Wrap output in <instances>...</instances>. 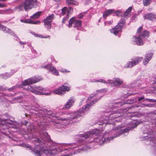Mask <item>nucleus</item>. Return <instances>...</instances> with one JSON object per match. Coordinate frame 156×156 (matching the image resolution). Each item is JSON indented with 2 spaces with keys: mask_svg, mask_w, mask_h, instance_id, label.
<instances>
[{
  "mask_svg": "<svg viewBox=\"0 0 156 156\" xmlns=\"http://www.w3.org/2000/svg\"><path fill=\"white\" fill-rule=\"evenodd\" d=\"M144 98V96H142L140 98H138V101H140L143 99Z\"/></svg>",
  "mask_w": 156,
  "mask_h": 156,
  "instance_id": "nucleus-47",
  "label": "nucleus"
},
{
  "mask_svg": "<svg viewBox=\"0 0 156 156\" xmlns=\"http://www.w3.org/2000/svg\"><path fill=\"white\" fill-rule=\"evenodd\" d=\"M108 115L107 113H105L104 116L101 117L100 120L102 122H101L100 124H113L114 123L113 120L121 116L122 114L119 111L116 112V111H114L110 114V117H108Z\"/></svg>",
  "mask_w": 156,
  "mask_h": 156,
  "instance_id": "nucleus-5",
  "label": "nucleus"
},
{
  "mask_svg": "<svg viewBox=\"0 0 156 156\" xmlns=\"http://www.w3.org/2000/svg\"><path fill=\"white\" fill-rule=\"evenodd\" d=\"M154 89H156V86L154 87Z\"/></svg>",
  "mask_w": 156,
  "mask_h": 156,
  "instance_id": "nucleus-57",
  "label": "nucleus"
},
{
  "mask_svg": "<svg viewBox=\"0 0 156 156\" xmlns=\"http://www.w3.org/2000/svg\"><path fill=\"white\" fill-rule=\"evenodd\" d=\"M62 15H65L67 12H68L67 8L66 7H64L62 9Z\"/></svg>",
  "mask_w": 156,
  "mask_h": 156,
  "instance_id": "nucleus-31",
  "label": "nucleus"
},
{
  "mask_svg": "<svg viewBox=\"0 0 156 156\" xmlns=\"http://www.w3.org/2000/svg\"><path fill=\"white\" fill-rule=\"evenodd\" d=\"M153 55V54L152 53H148L146 55L145 59L143 61V63L144 65H146L147 64L151 59Z\"/></svg>",
  "mask_w": 156,
  "mask_h": 156,
  "instance_id": "nucleus-23",
  "label": "nucleus"
},
{
  "mask_svg": "<svg viewBox=\"0 0 156 156\" xmlns=\"http://www.w3.org/2000/svg\"><path fill=\"white\" fill-rule=\"evenodd\" d=\"M28 23L34 24H40V21H34L33 20L30 19H28Z\"/></svg>",
  "mask_w": 156,
  "mask_h": 156,
  "instance_id": "nucleus-28",
  "label": "nucleus"
},
{
  "mask_svg": "<svg viewBox=\"0 0 156 156\" xmlns=\"http://www.w3.org/2000/svg\"><path fill=\"white\" fill-rule=\"evenodd\" d=\"M60 71L62 73L69 72L67 70H64L62 69H60Z\"/></svg>",
  "mask_w": 156,
  "mask_h": 156,
  "instance_id": "nucleus-44",
  "label": "nucleus"
},
{
  "mask_svg": "<svg viewBox=\"0 0 156 156\" xmlns=\"http://www.w3.org/2000/svg\"><path fill=\"white\" fill-rule=\"evenodd\" d=\"M2 132L4 135H6V133L5 132H4L2 131Z\"/></svg>",
  "mask_w": 156,
  "mask_h": 156,
  "instance_id": "nucleus-53",
  "label": "nucleus"
},
{
  "mask_svg": "<svg viewBox=\"0 0 156 156\" xmlns=\"http://www.w3.org/2000/svg\"><path fill=\"white\" fill-rule=\"evenodd\" d=\"M147 101L152 102H154L155 99H150L149 98H147L146 99Z\"/></svg>",
  "mask_w": 156,
  "mask_h": 156,
  "instance_id": "nucleus-43",
  "label": "nucleus"
},
{
  "mask_svg": "<svg viewBox=\"0 0 156 156\" xmlns=\"http://www.w3.org/2000/svg\"><path fill=\"white\" fill-rule=\"evenodd\" d=\"M132 125L133 126H131V128H134L136 127L137 125L135 123H133L132 124Z\"/></svg>",
  "mask_w": 156,
  "mask_h": 156,
  "instance_id": "nucleus-48",
  "label": "nucleus"
},
{
  "mask_svg": "<svg viewBox=\"0 0 156 156\" xmlns=\"http://www.w3.org/2000/svg\"><path fill=\"white\" fill-rule=\"evenodd\" d=\"M77 17L78 18L81 19L83 17V15L82 14H80L77 16Z\"/></svg>",
  "mask_w": 156,
  "mask_h": 156,
  "instance_id": "nucleus-45",
  "label": "nucleus"
},
{
  "mask_svg": "<svg viewBox=\"0 0 156 156\" xmlns=\"http://www.w3.org/2000/svg\"><path fill=\"white\" fill-rule=\"evenodd\" d=\"M139 37H134L133 41L138 45L141 46L144 44L143 41Z\"/></svg>",
  "mask_w": 156,
  "mask_h": 156,
  "instance_id": "nucleus-21",
  "label": "nucleus"
},
{
  "mask_svg": "<svg viewBox=\"0 0 156 156\" xmlns=\"http://www.w3.org/2000/svg\"><path fill=\"white\" fill-rule=\"evenodd\" d=\"M45 67L49 71L51 72L53 74L56 76H58L59 75L58 71L54 66L50 65H46Z\"/></svg>",
  "mask_w": 156,
  "mask_h": 156,
  "instance_id": "nucleus-19",
  "label": "nucleus"
},
{
  "mask_svg": "<svg viewBox=\"0 0 156 156\" xmlns=\"http://www.w3.org/2000/svg\"><path fill=\"white\" fill-rule=\"evenodd\" d=\"M17 123L16 121H12L9 119H2L0 118V127L2 130L6 129L8 131L6 126L9 128H17Z\"/></svg>",
  "mask_w": 156,
  "mask_h": 156,
  "instance_id": "nucleus-6",
  "label": "nucleus"
},
{
  "mask_svg": "<svg viewBox=\"0 0 156 156\" xmlns=\"http://www.w3.org/2000/svg\"><path fill=\"white\" fill-rule=\"evenodd\" d=\"M143 29V27L140 26L138 29L137 33L138 34V35L140 37L144 38H146L149 37V33L147 30H144L142 32H141V30Z\"/></svg>",
  "mask_w": 156,
  "mask_h": 156,
  "instance_id": "nucleus-16",
  "label": "nucleus"
},
{
  "mask_svg": "<svg viewBox=\"0 0 156 156\" xmlns=\"http://www.w3.org/2000/svg\"><path fill=\"white\" fill-rule=\"evenodd\" d=\"M115 13V11L114 9H109L105 11L103 13V17L106 18L107 16L112 14H114Z\"/></svg>",
  "mask_w": 156,
  "mask_h": 156,
  "instance_id": "nucleus-24",
  "label": "nucleus"
},
{
  "mask_svg": "<svg viewBox=\"0 0 156 156\" xmlns=\"http://www.w3.org/2000/svg\"><path fill=\"white\" fill-rule=\"evenodd\" d=\"M143 59L142 57H138L132 60L131 61H129L126 65L124 66V67L131 68L134 66L137 65L141 60Z\"/></svg>",
  "mask_w": 156,
  "mask_h": 156,
  "instance_id": "nucleus-13",
  "label": "nucleus"
},
{
  "mask_svg": "<svg viewBox=\"0 0 156 156\" xmlns=\"http://www.w3.org/2000/svg\"><path fill=\"white\" fill-rule=\"evenodd\" d=\"M136 101L133 99H128L126 101V103L127 104H131L133 103Z\"/></svg>",
  "mask_w": 156,
  "mask_h": 156,
  "instance_id": "nucleus-30",
  "label": "nucleus"
},
{
  "mask_svg": "<svg viewBox=\"0 0 156 156\" xmlns=\"http://www.w3.org/2000/svg\"><path fill=\"white\" fill-rule=\"evenodd\" d=\"M20 21L21 22L24 23H28V19H26V20H20Z\"/></svg>",
  "mask_w": 156,
  "mask_h": 156,
  "instance_id": "nucleus-39",
  "label": "nucleus"
},
{
  "mask_svg": "<svg viewBox=\"0 0 156 156\" xmlns=\"http://www.w3.org/2000/svg\"><path fill=\"white\" fill-rule=\"evenodd\" d=\"M12 74H10L9 73H6L5 74H3V77L4 79H7L10 77Z\"/></svg>",
  "mask_w": 156,
  "mask_h": 156,
  "instance_id": "nucleus-32",
  "label": "nucleus"
},
{
  "mask_svg": "<svg viewBox=\"0 0 156 156\" xmlns=\"http://www.w3.org/2000/svg\"><path fill=\"white\" fill-rule=\"evenodd\" d=\"M64 119H62V122H53V124L57 128L60 129L62 128H64L65 127V126L69 124V122H63Z\"/></svg>",
  "mask_w": 156,
  "mask_h": 156,
  "instance_id": "nucleus-17",
  "label": "nucleus"
},
{
  "mask_svg": "<svg viewBox=\"0 0 156 156\" xmlns=\"http://www.w3.org/2000/svg\"><path fill=\"white\" fill-rule=\"evenodd\" d=\"M95 96H92L89 97L87 99V104L83 107L82 108L80 109L77 112L72 113L71 114L70 118L64 119V121H66V122L72 123L74 119H77V118L84 115V113L88 109L89 107L92 105L94 103H96L98 100L95 99Z\"/></svg>",
  "mask_w": 156,
  "mask_h": 156,
  "instance_id": "nucleus-3",
  "label": "nucleus"
},
{
  "mask_svg": "<svg viewBox=\"0 0 156 156\" xmlns=\"http://www.w3.org/2000/svg\"><path fill=\"white\" fill-rule=\"evenodd\" d=\"M2 13L0 11V14H2Z\"/></svg>",
  "mask_w": 156,
  "mask_h": 156,
  "instance_id": "nucleus-59",
  "label": "nucleus"
},
{
  "mask_svg": "<svg viewBox=\"0 0 156 156\" xmlns=\"http://www.w3.org/2000/svg\"><path fill=\"white\" fill-rule=\"evenodd\" d=\"M68 15H67L66 17L64 18L62 20V23H65V21L68 20L69 17L68 16Z\"/></svg>",
  "mask_w": 156,
  "mask_h": 156,
  "instance_id": "nucleus-38",
  "label": "nucleus"
},
{
  "mask_svg": "<svg viewBox=\"0 0 156 156\" xmlns=\"http://www.w3.org/2000/svg\"><path fill=\"white\" fill-rule=\"evenodd\" d=\"M155 101L154 102H156V99H155Z\"/></svg>",
  "mask_w": 156,
  "mask_h": 156,
  "instance_id": "nucleus-58",
  "label": "nucleus"
},
{
  "mask_svg": "<svg viewBox=\"0 0 156 156\" xmlns=\"http://www.w3.org/2000/svg\"><path fill=\"white\" fill-rule=\"evenodd\" d=\"M153 31L154 32H156V29H153Z\"/></svg>",
  "mask_w": 156,
  "mask_h": 156,
  "instance_id": "nucleus-54",
  "label": "nucleus"
},
{
  "mask_svg": "<svg viewBox=\"0 0 156 156\" xmlns=\"http://www.w3.org/2000/svg\"><path fill=\"white\" fill-rule=\"evenodd\" d=\"M74 102V98L73 97L70 98L65 105L63 109H67L69 108L73 105Z\"/></svg>",
  "mask_w": 156,
  "mask_h": 156,
  "instance_id": "nucleus-18",
  "label": "nucleus"
},
{
  "mask_svg": "<svg viewBox=\"0 0 156 156\" xmlns=\"http://www.w3.org/2000/svg\"><path fill=\"white\" fill-rule=\"evenodd\" d=\"M0 29L5 33H8L11 35L14 36L15 34L12 32L10 29L7 28L5 26L0 24Z\"/></svg>",
  "mask_w": 156,
  "mask_h": 156,
  "instance_id": "nucleus-22",
  "label": "nucleus"
},
{
  "mask_svg": "<svg viewBox=\"0 0 156 156\" xmlns=\"http://www.w3.org/2000/svg\"><path fill=\"white\" fill-rule=\"evenodd\" d=\"M125 20L124 16H122L119 23H118L115 27L110 30L111 32L116 35L118 33L121 32L122 27H123L125 24Z\"/></svg>",
  "mask_w": 156,
  "mask_h": 156,
  "instance_id": "nucleus-9",
  "label": "nucleus"
},
{
  "mask_svg": "<svg viewBox=\"0 0 156 156\" xmlns=\"http://www.w3.org/2000/svg\"><path fill=\"white\" fill-rule=\"evenodd\" d=\"M115 14H116L117 16H121L122 15V12L119 10H117L116 11H115Z\"/></svg>",
  "mask_w": 156,
  "mask_h": 156,
  "instance_id": "nucleus-33",
  "label": "nucleus"
},
{
  "mask_svg": "<svg viewBox=\"0 0 156 156\" xmlns=\"http://www.w3.org/2000/svg\"><path fill=\"white\" fill-rule=\"evenodd\" d=\"M122 126H119L115 129H113L112 132L114 133V136L105 138L102 136H97L96 139H93V136L94 134L98 133V131L97 130H92L87 132L85 134H80L79 135L80 137L79 143L80 145H76L75 143L66 144L65 146L70 147L69 148L73 149L76 147L78 146L83 145L86 142L91 143L93 141L98 143V144H102L109 142L112 140L113 138L116 137L120 136L126 135L129 132L130 128H126L123 129H121Z\"/></svg>",
  "mask_w": 156,
  "mask_h": 156,
  "instance_id": "nucleus-1",
  "label": "nucleus"
},
{
  "mask_svg": "<svg viewBox=\"0 0 156 156\" xmlns=\"http://www.w3.org/2000/svg\"><path fill=\"white\" fill-rule=\"evenodd\" d=\"M70 90V87L63 85L57 89L54 90L53 92L54 94L59 95H62L64 94L65 92L69 91Z\"/></svg>",
  "mask_w": 156,
  "mask_h": 156,
  "instance_id": "nucleus-14",
  "label": "nucleus"
},
{
  "mask_svg": "<svg viewBox=\"0 0 156 156\" xmlns=\"http://www.w3.org/2000/svg\"><path fill=\"white\" fill-rule=\"evenodd\" d=\"M73 11V9L71 7H69V10H68V14H67V15H68V14L69 13H70L71 11L72 12Z\"/></svg>",
  "mask_w": 156,
  "mask_h": 156,
  "instance_id": "nucleus-41",
  "label": "nucleus"
},
{
  "mask_svg": "<svg viewBox=\"0 0 156 156\" xmlns=\"http://www.w3.org/2000/svg\"><path fill=\"white\" fill-rule=\"evenodd\" d=\"M154 81L155 83H156V76H154Z\"/></svg>",
  "mask_w": 156,
  "mask_h": 156,
  "instance_id": "nucleus-49",
  "label": "nucleus"
},
{
  "mask_svg": "<svg viewBox=\"0 0 156 156\" xmlns=\"http://www.w3.org/2000/svg\"><path fill=\"white\" fill-rule=\"evenodd\" d=\"M42 80V79L41 77H34L24 80V82H22V85L25 86L31 84L37 83Z\"/></svg>",
  "mask_w": 156,
  "mask_h": 156,
  "instance_id": "nucleus-12",
  "label": "nucleus"
},
{
  "mask_svg": "<svg viewBox=\"0 0 156 156\" xmlns=\"http://www.w3.org/2000/svg\"><path fill=\"white\" fill-rule=\"evenodd\" d=\"M143 2L144 6H147L151 2V0H143Z\"/></svg>",
  "mask_w": 156,
  "mask_h": 156,
  "instance_id": "nucleus-29",
  "label": "nucleus"
},
{
  "mask_svg": "<svg viewBox=\"0 0 156 156\" xmlns=\"http://www.w3.org/2000/svg\"><path fill=\"white\" fill-rule=\"evenodd\" d=\"M39 125L40 126H42L43 127H44V125H45V123L43 121V122H41L40 123H38Z\"/></svg>",
  "mask_w": 156,
  "mask_h": 156,
  "instance_id": "nucleus-37",
  "label": "nucleus"
},
{
  "mask_svg": "<svg viewBox=\"0 0 156 156\" xmlns=\"http://www.w3.org/2000/svg\"><path fill=\"white\" fill-rule=\"evenodd\" d=\"M145 19L153 20L156 19V15L152 13L145 14L144 16Z\"/></svg>",
  "mask_w": 156,
  "mask_h": 156,
  "instance_id": "nucleus-20",
  "label": "nucleus"
},
{
  "mask_svg": "<svg viewBox=\"0 0 156 156\" xmlns=\"http://www.w3.org/2000/svg\"><path fill=\"white\" fill-rule=\"evenodd\" d=\"M41 13V12H38L35 13L31 16V18L34 19L38 18L40 16Z\"/></svg>",
  "mask_w": 156,
  "mask_h": 156,
  "instance_id": "nucleus-26",
  "label": "nucleus"
},
{
  "mask_svg": "<svg viewBox=\"0 0 156 156\" xmlns=\"http://www.w3.org/2000/svg\"><path fill=\"white\" fill-rule=\"evenodd\" d=\"M34 126L32 124H31L30 126L28 128V130H30L31 131L34 130Z\"/></svg>",
  "mask_w": 156,
  "mask_h": 156,
  "instance_id": "nucleus-34",
  "label": "nucleus"
},
{
  "mask_svg": "<svg viewBox=\"0 0 156 156\" xmlns=\"http://www.w3.org/2000/svg\"><path fill=\"white\" fill-rule=\"evenodd\" d=\"M27 90L30 91L35 94L37 95H49L50 93H44V92L47 91L46 88H43L40 87H31L29 86L26 89Z\"/></svg>",
  "mask_w": 156,
  "mask_h": 156,
  "instance_id": "nucleus-7",
  "label": "nucleus"
},
{
  "mask_svg": "<svg viewBox=\"0 0 156 156\" xmlns=\"http://www.w3.org/2000/svg\"><path fill=\"white\" fill-rule=\"evenodd\" d=\"M109 24H111V22H109Z\"/></svg>",
  "mask_w": 156,
  "mask_h": 156,
  "instance_id": "nucleus-56",
  "label": "nucleus"
},
{
  "mask_svg": "<svg viewBox=\"0 0 156 156\" xmlns=\"http://www.w3.org/2000/svg\"><path fill=\"white\" fill-rule=\"evenodd\" d=\"M66 3L69 5H77L78 3L75 0H66Z\"/></svg>",
  "mask_w": 156,
  "mask_h": 156,
  "instance_id": "nucleus-25",
  "label": "nucleus"
},
{
  "mask_svg": "<svg viewBox=\"0 0 156 156\" xmlns=\"http://www.w3.org/2000/svg\"><path fill=\"white\" fill-rule=\"evenodd\" d=\"M49 136H47V142L48 145L50 148L49 150H46L43 147L40 148V150L36 151L34 149L29 146L27 144H23V147L30 150L31 152H34L36 156H53L57 153V150H56L55 146L57 144L54 142L51 139H49Z\"/></svg>",
  "mask_w": 156,
  "mask_h": 156,
  "instance_id": "nucleus-2",
  "label": "nucleus"
},
{
  "mask_svg": "<svg viewBox=\"0 0 156 156\" xmlns=\"http://www.w3.org/2000/svg\"><path fill=\"white\" fill-rule=\"evenodd\" d=\"M37 37H39L41 38H48L50 37V36L49 35H48L46 36H44L42 35H38L36 36Z\"/></svg>",
  "mask_w": 156,
  "mask_h": 156,
  "instance_id": "nucleus-35",
  "label": "nucleus"
},
{
  "mask_svg": "<svg viewBox=\"0 0 156 156\" xmlns=\"http://www.w3.org/2000/svg\"><path fill=\"white\" fill-rule=\"evenodd\" d=\"M132 8L131 7H129L124 12V16H128L129 15V12L131 11Z\"/></svg>",
  "mask_w": 156,
  "mask_h": 156,
  "instance_id": "nucleus-27",
  "label": "nucleus"
},
{
  "mask_svg": "<svg viewBox=\"0 0 156 156\" xmlns=\"http://www.w3.org/2000/svg\"><path fill=\"white\" fill-rule=\"evenodd\" d=\"M24 122H25V124L26 125L28 123V121L25 120L24 121Z\"/></svg>",
  "mask_w": 156,
  "mask_h": 156,
  "instance_id": "nucleus-51",
  "label": "nucleus"
},
{
  "mask_svg": "<svg viewBox=\"0 0 156 156\" xmlns=\"http://www.w3.org/2000/svg\"><path fill=\"white\" fill-rule=\"evenodd\" d=\"M0 1L1 2H5V0H0Z\"/></svg>",
  "mask_w": 156,
  "mask_h": 156,
  "instance_id": "nucleus-55",
  "label": "nucleus"
},
{
  "mask_svg": "<svg viewBox=\"0 0 156 156\" xmlns=\"http://www.w3.org/2000/svg\"><path fill=\"white\" fill-rule=\"evenodd\" d=\"M153 92H154V93L156 94V89H155V90L153 91Z\"/></svg>",
  "mask_w": 156,
  "mask_h": 156,
  "instance_id": "nucleus-52",
  "label": "nucleus"
},
{
  "mask_svg": "<svg viewBox=\"0 0 156 156\" xmlns=\"http://www.w3.org/2000/svg\"><path fill=\"white\" fill-rule=\"evenodd\" d=\"M107 91V90L106 89H103L101 90H98V92H105Z\"/></svg>",
  "mask_w": 156,
  "mask_h": 156,
  "instance_id": "nucleus-36",
  "label": "nucleus"
},
{
  "mask_svg": "<svg viewBox=\"0 0 156 156\" xmlns=\"http://www.w3.org/2000/svg\"><path fill=\"white\" fill-rule=\"evenodd\" d=\"M19 43L20 44H25V43H23L22 41H20L19 42Z\"/></svg>",
  "mask_w": 156,
  "mask_h": 156,
  "instance_id": "nucleus-50",
  "label": "nucleus"
},
{
  "mask_svg": "<svg viewBox=\"0 0 156 156\" xmlns=\"http://www.w3.org/2000/svg\"><path fill=\"white\" fill-rule=\"evenodd\" d=\"M89 148V147H88L87 146H84V147L83 148V151H86Z\"/></svg>",
  "mask_w": 156,
  "mask_h": 156,
  "instance_id": "nucleus-46",
  "label": "nucleus"
},
{
  "mask_svg": "<svg viewBox=\"0 0 156 156\" xmlns=\"http://www.w3.org/2000/svg\"><path fill=\"white\" fill-rule=\"evenodd\" d=\"M39 2L37 0H23L18 6H16L15 9L19 11L24 9L27 11L30 10L34 7L38 6Z\"/></svg>",
  "mask_w": 156,
  "mask_h": 156,
  "instance_id": "nucleus-4",
  "label": "nucleus"
},
{
  "mask_svg": "<svg viewBox=\"0 0 156 156\" xmlns=\"http://www.w3.org/2000/svg\"><path fill=\"white\" fill-rule=\"evenodd\" d=\"M74 24V27L78 30H79L81 27V22L79 20H76L74 17H73L69 21L68 27L70 28L72 26L73 23Z\"/></svg>",
  "mask_w": 156,
  "mask_h": 156,
  "instance_id": "nucleus-11",
  "label": "nucleus"
},
{
  "mask_svg": "<svg viewBox=\"0 0 156 156\" xmlns=\"http://www.w3.org/2000/svg\"><path fill=\"white\" fill-rule=\"evenodd\" d=\"M31 109L34 110L36 112H38L39 114L40 115V116H44V115H50L51 113L48 110H43L41 108H38L37 107H36L35 106H33L31 107Z\"/></svg>",
  "mask_w": 156,
  "mask_h": 156,
  "instance_id": "nucleus-15",
  "label": "nucleus"
},
{
  "mask_svg": "<svg viewBox=\"0 0 156 156\" xmlns=\"http://www.w3.org/2000/svg\"><path fill=\"white\" fill-rule=\"evenodd\" d=\"M7 5L4 4L0 3V7L1 8H4L6 7Z\"/></svg>",
  "mask_w": 156,
  "mask_h": 156,
  "instance_id": "nucleus-42",
  "label": "nucleus"
},
{
  "mask_svg": "<svg viewBox=\"0 0 156 156\" xmlns=\"http://www.w3.org/2000/svg\"><path fill=\"white\" fill-rule=\"evenodd\" d=\"M54 16L53 14L47 16L43 19L42 21L44 22V25L45 28L50 30L51 28V22L54 19Z\"/></svg>",
  "mask_w": 156,
  "mask_h": 156,
  "instance_id": "nucleus-10",
  "label": "nucleus"
},
{
  "mask_svg": "<svg viewBox=\"0 0 156 156\" xmlns=\"http://www.w3.org/2000/svg\"><path fill=\"white\" fill-rule=\"evenodd\" d=\"M96 82H102L106 84L108 83L110 84L112 86H119L122 84L123 82V81L122 80L117 78H115L113 80H108L107 82L102 79H100L98 80H97Z\"/></svg>",
  "mask_w": 156,
  "mask_h": 156,
  "instance_id": "nucleus-8",
  "label": "nucleus"
},
{
  "mask_svg": "<svg viewBox=\"0 0 156 156\" xmlns=\"http://www.w3.org/2000/svg\"><path fill=\"white\" fill-rule=\"evenodd\" d=\"M144 137L146 139H150V140H151L150 135L149 134H148V135L147 136H144Z\"/></svg>",
  "mask_w": 156,
  "mask_h": 156,
  "instance_id": "nucleus-40",
  "label": "nucleus"
}]
</instances>
